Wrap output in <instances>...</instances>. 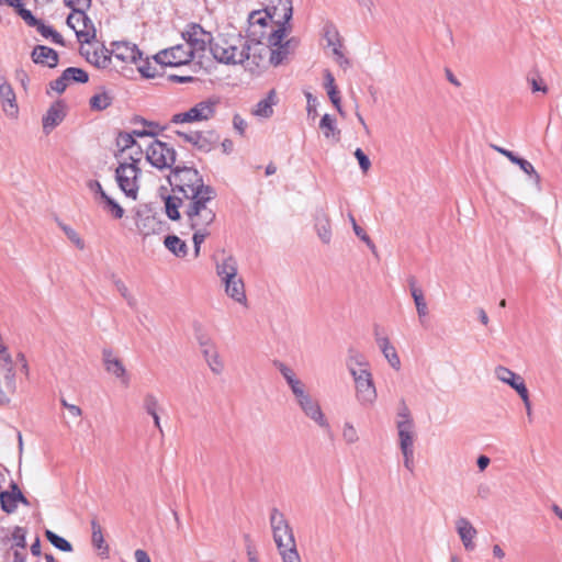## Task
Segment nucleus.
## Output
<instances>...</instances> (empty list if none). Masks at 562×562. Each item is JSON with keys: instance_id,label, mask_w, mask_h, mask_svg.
I'll use <instances>...</instances> for the list:
<instances>
[{"instance_id": "nucleus-1", "label": "nucleus", "mask_w": 562, "mask_h": 562, "mask_svg": "<svg viewBox=\"0 0 562 562\" xmlns=\"http://www.w3.org/2000/svg\"><path fill=\"white\" fill-rule=\"evenodd\" d=\"M173 191L182 193L187 200L184 215L193 234L194 256L199 257L202 243L210 235V226L215 221V190L204 183L199 171L191 167H176L169 176Z\"/></svg>"}, {"instance_id": "nucleus-2", "label": "nucleus", "mask_w": 562, "mask_h": 562, "mask_svg": "<svg viewBox=\"0 0 562 562\" xmlns=\"http://www.w3.org/2000/svg\"><path fill=\"white\" fill-rule=\"evenodd\" d=\"M292 2L280 0L278 7L254 11L248 18V37L255 46L279 45L286 36L285 23L292 18Z\"/></svg>"}, {"instance_id": "nucleus-3", "label": "nucleus", "mask_w": 562, "mask_h": 562, "mask_svg": "<svg viewBox=\"0 0 562 562\" xmlns=\"http://www.w3.org/2000/svg\"><path fill=\"white\" fill-rule=\"evenodd\" d=\"M255 43L240 33L228 32L218 34L211 46L213 57L226 65H244L252 69V66H259L260 56H257Z\"/></svg>"}, {"instance_id": "nucleus-4", "label": "nucleus", "mask_w": 562, "mask_h": 562, "mask_svg": "<svg viewBox=\"0 0 562 562\" xmlns=\"http://www.w3.org/2000/svg\"><path fill=\"white\" fill-rule=\"evenodd\" d=\"M274 366L284 379L303 415L321 429H329V422L322 409L319 401L310 393L307 385L299 378L295 371L283 362H276Z\"/></svg>"}, {"instance_id": "nucleus-5", "label": "nucleus", "mask_w": 562, "mask_h": 562, "mask_svg": "<svg viewBox=\"0 0 562 562\" xmlns=\"http://www.w3.org/2000/svg\"><path fill=\"white\" fill-rule=\"evenodd\" d=\"M347 369L355 382L356 398L363 407H372L378 398L369 362L360 353H352L347 359Z\"/></svg>"}, {"instance_id": "nucleus-6", "label": "nucleus", "mask_w": 562, "mask_h": 562, "mask_svg": "<svg viewBox=\"0 0 562 562\" xmlns=\"http://www.w3.org/2000/svg\"><path fill=\"white\" fill-rule=\"evenodd\" d=\"M139 137L136 157L145 155L146 161L154 168L164 171L172 168L177 153L175 148L149 133H137Z\"/></svg>"}, {"instance_id": "nucleus-7", "label": "nucleus", "mask_w": 562, "mask_h": 562, "mask_svg": "<svg viewBox=\"0 0 562 562\" xmlns=\"http://www.w3.org/2000/svg\"><path fill=\"white\" fill-rule=\"evenodd\" d=\"M270 524L273 540L278 548L282 562H302L296 549L295 538L284 515L277 508L270 514Z\"/></svg>"}, {"instance_id": "nucleus-8", "label": "nucleus", "mask_w": 562, "mask_h": 562, "mask_svg": "<svg viewBox=\"0 0 562 562\" xmlns=\"http://www.w3.org/2000/svg\"><path fill=\"white\" fill-rule=\"evenodd\" d=\"M131 161L121 162L115 170V178L120 189L126 196L136 200L140 187L142 171L138 167L140 161L136 155H130Z\"/></svg>"}, {"instance_id": "nucleus-9", "label": "nucleus", "mask_w": 562, "mask_h": 562, "mask_svg": "<svg viewBox=\"0 0 562 562\" xmlns=\"http://www.w3.org/2000/svg\"><path fill=\"white\" fill-rule=\"evenodd\" d=\"M101 361L104 371L109 375L114 378L122 386H130L132 374L127 370L123 359L113 349H102Z\"/></svg>"}, {"instance_id": "nucleus-10", "label": "nucleus", "mask_w": 562, "mask_h": 562, "mask_svg": "<svg viewBox=\"0 0 562 562\" xmlns=\"http://www.w3.org/2000/svg\"><path fill=\"white\" fill-rule=\"evenodd\" d=\"M216 105L217 101L215 100H203L190 108L188 111L173 114L171 123L183 124L209 121L214 116Z\"/></svg>"}, {"instance_id": "nucleus-11", "label": "nucleus", "mask_w": 562, "mask_h": 562, "mask_svg": "<svg viewBox=\"0 0 562 562\" xmlns=\"http://www.w3.org/2000/svg\"><path fill=\"white\" fill-rule=\"evenodd\" d=\"M194 57L189 45L178 44L158 52L155 60L162 66L179 67L190 64Z\"/></svg>"}, {"instance_id": "nucleus-12", "label": "nucleus", "mask_w": 562, "mask_h": 562, "mask_svg": "<svg viewBox=\"0 0 562 562\" xmlns=\"http://www.w3.org/2000/svg\"><path fill=\"white\" fill-rule=\"evenodd\" d=\"M15 390V370L12 357L2 358L0 359V404H8Z\"/></svg>"}, {"instance_id": "nucleus-13", "label": "nucleus", "mask_w": 562, "mask_h": 562, "mask_svg": "<svg viewBox=\"0 0 562 562\" xmlns=\"http://www.w3.org/2000/svg\"><path fill=\"white\" fill-rule=\"evenodd\" d=\"M67 25L72 29L82 43L89 44L95 37V29L85 11L71 12L67 18Z\"/></svg>"}, {"instance_id": "nucleus-14", "label": "nucleus", "mask_w": 562, "mask_h": 562, "mask_svg": "<svg viewBox=\"0 0 562 562\" xmlns=\"http://www.w3.org/2000/svg\"><path fill=\"white\" fill-rule=\"evenodd\" d=\"M184 38L183 45H189L192 48V54L196 56L203 53L207 45L212 46L214 38L211 33L204 31L200 25L192 24L182 33Z\"/></svg>"}, {"instance_id": "nucleus-15", "label": "nucleus", "mask_w": 562, "mask_h": 562, "mask_svg": "<svg viewBox=\"0 0 562 562\" xmlns=\"http://www.w3.org/2000/svg\"><path fill=\"white\" fill-rule=\"evenodd\" d=\"M456 531L465 549V551L472 552L475 550V538L477 536L476 528L465 517H459L454 521Z\"/></svg>"}, {"instance_id": "nucleus-16", "label": "nucleus", "mask_w": 562, "mask_h": 562, "mask_svg": "<svg viewBox=\"0 0 562 562\" xmlns=\"http://www.w3.org/2000/svg\"><path fill=\"white\" fill-rule=\"evenodd\" d=\"M134 220L138 233L145 237L157 233L161 226V223L149 211L143 209L135 211Z\"/></svg>"}, {"instance_id": "nucleus-17", "label": "nucleus", "mask_w": 562, "mask_h": 562, "mask_svg": "<svg viewBox=\"0 0 562 562\" xmlns=\"http://www.w3.org/2000/svg\"><path fill=\"white\" fill-rule=\"evenodd\" d=\"M65 105L61 102L53 103L42 117L43 133L49 135L65 119Z\"/></svg>"}, {"instance_id": "nucleus-18", "label": "nucleus", "mask_w": 562, "mask_h": 562, "mask_svg": "<svg viewBox=\"0 0 562 562\" xmlns=\"http://www.w3.org/2000/svg\"><path fill=\"white\" fill-rule=\"evenodd\" d=\"M111 58L114 57L123 63L137 64L142 59V52L135 44L128 42L114 43L110 53Z\"/></svg>"}, {"instance_id": "nucleus-19", "label": "nucleus", "mask_w": 562, "mask_h": 562, "mask_svg": "<svg viewBox=\"0 0 562 562\" xmlns=\"http://www.w3.org/2000/svg\"><path fill=\"white\" fill-rule=\"evenodd\" d=\"M81 55L87 61L98 68H106L111 64V55L104 46L89 45L81 47Z\"/></svg>"}, {"instance_id": "nucleus-20", "label": "nucleus", "mask_w": 562, "mask_h": 562, "mask_svg": "<svg viewBox=\"0 0 562 562\" xmlns=\"http://www.w3.org/2000/svg\"><path fill=\"white\" fill-rule=\"evenodd\" d=\"M494 374L498 381L509 385L518 395L528 390L524 378L504 366L496 367Z\"/></svg>"}, {"instance_id": "nucleus-21", "label": "nucleus", "mask_w": 562, "mask_h": 562, "mask_svg": "<svg viewBox=\"0 0 562 562\" xmlns=\"http://www.w3.org/2000/svg\"><path fill=\"white\" fill-rule=\"evenodd\" d=\"M0 100L5 115L15 119L19 113L15 93L3 78H0Z\"/></svg>"}, {"instance_id": "nucleus-22", "label": "nucleus", "mask_w": 562, "mask_h": 562, "mask_svg": "<svg viewBox=\"0 0 562 562\" xmlns=\"http://www.w3.org/2000/svg\"><path fill=\"white\" fill-rule=\"evenodd\" d=\"M375 342L383 353L384 358L389 362V364L396 371L401 369V360L396 352L395 347L391 344L387 336L382 335L379 331L374 334Z\"/></svg>"}, {"instance_id": "nucleus-23", "label": "nucleus", "mask_w": 562, "mask_h": 562, "mask_svg": "<svg viewBox=\"0 0 562 562\" xmlns=\"http://www.w3.org/2000/svg\"><path fill=\"white\" fill-rule=\"evenodd\" d=\"M20 502L27 504L26 498L23 496L16 484H12L10 491H3L0 493L1 508L8 514L13 513Z\"/></svg>"}, {"instance_id": "nucleus-24", "label": "nucleus", "mask_w": 562, "mask_h": 562, "mask_svg": "<svg viewBox=\"0 0 562 562\" xmlns=\"http://www.w3.org/2000/svg\"><path fill=\"white\" fill-rule=\"evenodd\" d=\"M297 41L294 38L288 40L284 42V40L276 46H267L270 48V63L273 66L281 65L288 56L296 48Z\"/></svg>"}, {"instance_id": "nucleus-25", "label": "nucleus", "mask_w": 562, "mask_h": 562, "mask_svg": "<svg viewBox=\"0 0 562 562\" xmlns=\"http://www.w3.org/2000/svg\"><path fill=\"white\" fill-rule=\"evenodd\" d=\"M297 41L294 38L288 40L284 42V40L276 46H267L270 48V63L273 66L281 65L288 56L296 48Z\"/></svg>"}, {"instance_id": "nucleus-26", "label": "nucleus", "mask_w": 562, "mask_h": 562, "mask_svg": "<svg viewBox=\"0 0 562 562\" xmlns=\"http://www.w3.org/2000/svg\"><path fill=\"white\" fill-rule=\"evenodd\" d=\"M32 59L35 64H41L54 68L58 64V55L50 47L38 45L32 52Z\"/></svg>"}, {"instance_id": "nucleus-27", "label": "nucleus", "mask_w": 562, "mask_h": 562, "mask_svg": "<svg viewBox=\"0 0 562 562\" xmlns=\"http://www.w3.org/2000/svg\"><path fill=\"white\" fill-rule=\"evenodd\" d=\"M278 98L276 90H270L267 97L259 102L251 110V114L261 117L268 119L273 114V106L277 104Z\"/></svg>"}, {"instance_id": "nucleus-28", "label": "nucleus", "mask_w": 562, "mask_h": 562, "mask_svg": "<svg viewBox=\"0 0 562 562\" xmlns=\"http://www.w3.org/2000/svg\"><path fill=\"white\" fill-rule=\"evenodd\" d=\"M224 286L225 294L234 302L247 306V295L243 278L232 281Z\"/></svg>"}, {"instance_id": "nucleus-29", "label": "nucleus", "mask_w": 562, "mask_h": 562, "mask_svg": "<svg viewBox=\"0 0 562 562\" xmlns=\"http://www.w3.org/2000/svg\"><path fill=\"white\" fill-rule=\"evenodd\" d=\"M315 231L323 244L328 245L331 240V226L328 215L324 211L317 212L315 216Z\"/></svg>"}, {"instance_id": "nucleus-30", "label": "nucleus", "mask_w": 562, "mask_h": 562, "mask_svg": "<svg viewBox=\"0 0 562 562\" xmlns=\"http://www.w3.org/2000/svg\"><path fill=\"white\" fill-rule=\"evenodd\" d=\"M137 133H147L146 131H133L132 133H120L116 138V145L121 151L131 149V155L138 151L139 137Z\"/></svg>"}, {"instance_id": "nucleus-31", "label": "nucleus", "mask_w": 562, "mask_h": 562, "mask_svg": "<svg viewBox=\"0 0 562 562\" xmlns=\"http://www.w3.org/2000/svg\"><path fill=\"white\" fill-rule=\"evenodd\" d=\"M113 100V93L110 90L101 88L91 97L89 104L93 111H103L112 104Z\"/></svg>"}, {"instance_id": "nucleus-32", "label": "nucleus", "mask_w": 562, "mask_h": 562, "mask_svg": "<svg viewBox=\"0 0 562 562\" xmlns=\"http://www.w3.org/2000/svg\"><path fill=\"white\" fill-rule=\"evenodd\" d=\"M178 135L202 151H210L212 149V143L210 139L200 132H178Z\"/></svg>"}, {"instance_id": "nucleus-33", "label": "nucleus", "mask_w": 562, "mask_h": 562, "mask_svg": "<svg viewBox=\"0 0 562 562\" xmlns=\"http://www.w3.org/2000/svg\"><path fill=\"white\" fill-rule=\"evenodd\" d=\"M409 284L411 294L414 300L418 317L420 319L427 317L429 314V310L422 289L415 285L414 279L411 280Z\"/></svg>"}, {"instance_id": "nucleus-34", "label": "nucleus", "mask_w": 562, "mask_h": 562, "mask_svg": "<svg viewBox=\"0 0 562 562\" xmlns=\"http://www.w3.org/2000/svg\"><path fill=\"white\" fill-rule=\"evenodd\" d=\"M396 429L400 449L414 448L416 437L415 425H398Z\"/></svg>"}, {"instance_id": "nucleus-35", "label": "nucleus", "mask_w": 562, "mask_h": 562, "mask_svg": "<svg viewBox=\"0 0 562 562\" xmlns=\"http://www.w3.org/2000/svg\"><path fill=\"white\" fill-rule=\"evenodd\" d=\"M105 213L115 220H120L124 215V209L108 193L98 202Z\"/></svg>"}, {"instance_id": "nucleus-36", "label": "nucleus", "mask_w": 562, "mask_h": 562, "mask_svg": "<svg viewBox=\"0 0 562 562\" xmlns=\"http://www.w3.org/2000/svg\"><path fill=\"white\" fill-rule=\"evenodd\" d=\"M91 529H92V536H91V542L94 548L100 550V554L102 557H108L109 553V547L104 541L102 528L97 522V520L91 521Z\"/></svg>"}, {"instance_id": "nucleus-37", "label": "nucleus", "mask_w": 562, "mask_h": 562, "mask_svg": "<svg viewBox=\"0 0 562 562\" xmlns=\"http://www.w3.org/2000/svg\"><path fill=\"white\" fill-rule=\"evenodd\" d=\"M319 128L323 131V134L327 139H339L340 131L337 128L336 120L331 115H323L319 122Z\"/></svg>"}, {"instance_id": "nucleus-38", "label": "nucleus", "mask_w": 562, "mask_h": 562, "mask_svg": "<svg viewBox=\"0 0 562 562\" xmlns=\"http://www.w3.org/2000/svg\"><path fill=\"white\" fill-rule=\"evenodd\" d=\"M187 204V200L182 201L178 196L168 195L165 199V209L167 216L172 220H179L180 218V212L179 207L182 206L184 209V205Z\"/></svg>"}, {"instance_id": "nucleus-39", "label": "nucleus", "mask_w": 562, "mask_h": 562, "mask_svg": "<svg viewBox=\"0 0 562 562\" xmlns=\"http://www.w3.org/2000/svg\"><path fill=\"white\" fill-rule=\"evenodd\" d=\"M166 248L170 250L177 257H184L188 252V247L183 240L178 236L169 235L164 241Z\"/></svg>"}, {"instance_id": "nucleus-40", "label": "nucleus", "mask_w": 562, "mask_h": 562, "mask_svg": "<svg viewBox=\"0 0 562 562\" xmlns=\"http://www.w3.org/2000/svg\"><path fill=\"white\" fill-rule=\"evenodd\" d=\"M238 272V262L236 258L232 255H227L223 257L220 261L216 262V274L224 273H234Z\"/></svg>"}, {"instance_id": "nucleus-41", "label": "nucleus", "mask_w": 562, "mask_h": 562, "mask_svg": "<svg viewBox=\"0 0 562 562\" xmlns=\"http://www.w3.org/2000/svg\"><path fill=\"white\" fill-rule=\"evenodd\" d=\"M341 438L348 446L355 445L360 440L359 431L352 423H344L341 428Z\"/></svg>"}, {"instance_id": "nucleus-42", "label": "nucleus", "mask_w": 562, "mask_h": 562, "mask_svg": "<svg viewBox=\"0 0 562 562\" xmlns=\"http://www.w3.org/2000/svg\"><path fill=\"white\" fill-rule=\"evenodd\" d=\"M59 227L63 233L67 236V238L80 250L85 249L86 245L79 233L74 229L71 226L59 223Z\"/></svg>"}, {"instance_id": "nucleus-43", "label": "nucleus", "mask_w": 562, "mask_h": 562, "mask_svg": "<svg viewBox=\"0 0 562 562\" xmlns=\"http://www.w3.org/2000/svg\"><path fill=\"white\" fill-rule=\"evenodd\" d=\"M45 536L47 538V540L57 549L61 550V551H65V552H70L72 551V546L69 541H67L65 538L56 535L55 532L50 531V530H46L45 532Z\"/></svg>"}, {"instance_id": "nucleus-44", "label": "nucleus", "mask_w": 562, "mask_h": 562, "mask_svg": "<svg viewBox=\"0 0 562 562\" xmlns=\"http://www.w3.org/2000/svg\"><path fill=\"white\" fill-rule=\"evenodd\" d=\"M143 407L148 415L158 413L159 400L154 393H146L143 398Z\"/></svg>"}, {"instance_id": "nucleus-45", "label": "nucleus", "mask_w": 562, "mask_h": 562, "mask_svg": "<svg viewBox=\"0 0 562 562\" xmlns=\"http://www.w3.org/2000/svg\"><path fill=\"white\" fill-rule=\"evenodd\" d=\"M517 166H519V168L528 176H530L535 182V184L537 187H540V182H541V177L540 175L536 171L535 167L532 166V164L524 158H520L519 159V162L516 164Z\"/></svg>"}, {"instance_id": "nucleus-46", "label": "nucleus", "mask_w": 562, "mask_h": 562, "mask_svg": "<svg viewBox=\"0 0 562 562\" xmlns=\"http://www.w3.org/2000/svg\"><path fill=\"white\" fill-rule=\"evenodd\" d=\"M328 44L333 47V55L335 56V60L336 63L340 66V67H348L349 66V60L345 57V55L342 54L341 52V45L339 43V41L337 40L336 42L331 38H328Z\"/></svg>"}, {"instance_id": "nucleus-47", "label": "nucleus", "mask_w": 562, "mask_h": 562, "mask_svg": "<svg viewBox=\"0 0 562 562\" xmlns=\"http://www.w3.org/2000/svg\"><path fill=\"white\" fill-rule=\"evenodd\" d=\"M34 27L41 33L42 36L48 38L52 37V41L57 44L63 43V37L59 33L54 31L50 26L45 25L43 22L38 21L37 25Z\"/></svg>"}, {"instance_id": "nucleus-48", "label": "nucleus", "mask_w": 562, "mask_h": 562, "mask_svg": "<svg viewBox=\"0 0 562 562\" xmlns=\"http://www.w3.org/2000/svg\"><path fill=\"white\" fill-rule=\"evenodd\" d=\"M64 72L66 74L67 79L69 81H76V82L85 83L89 79L88 74L85 70L80 69V68L69 67L66 70H64Z\"/></svg>"}, {"instance_id": "nucleus-49", "label": "nucleus", "mask_w": 562, "mask_h": 562, "mask_svg": "<svg viewBox=\"0 0 562 562\" xmlns=\"http://www.w3.org/2000/svg\"><path fill=\"white\" fill-rule=\"evenodd\" d=\"M14 11L21 16V19L29 25V26H35L37 25L38 21L30 10L25 9L23 7V3L21 0H19V7L14 8Z\"/></svg>"}, {"instance_id": "nucleus-50", "label": "nucleus", "mask_w": 562, "mask_h": 562, "mask_svg": "<svg viewBox=\"0 0 562 562\" xmlns=\"http://www.w3.org/2000/svg\"><path fill=\"white\" fill-rule=\"evenodd\" d=\"M398 425H407V426L415 425L414 419L411 415V412L405 404H403L398 408V412L396 414V426H398Z\"/></svg>"}, {"instance_id": "nucleus-51", "label": "nucleus", "mask_w": 562, "mask_h": 562, "mask_svg": "<svg viewBox=\"0 0 562 562\" xmlns=\"http://www.w3.org/2000/svg\"><path fill=\"white\" fill-rule=\"evenodd\" d=\"M114 285L119 293L126 300L127 304L134 306L135 297L132 295L126 284L121 279H116L114 280Z\"/></svg>"}, {"instance_id": "nucleus-52", "label": "nucleus", "mask_w": 562, "mask_h": 562, "mask_svg": "<svg viewBox=\"0 0 562 562\" xmlns=\"http://www.w3.org/2000/svg\"><path fill=\"white\" fill-rule=\"evenodd\" d=\"M206 363L214 374H221L224 371V361L220 353L213 355V357L206 360Z\"/></svg>"}, {"instance_id": "nucleus-53", "label": "nucleus", "mask_w": 562, "mask_h": 562, "mask_svg": "<svg viewBox=\"0 0 562 562\" xmlns=\"http://www.w3.org/2000/svg\"><path fill=\"white\" fill-rule=\"evenodd\" d=\"M87 186L90 192L93 194L94 201L97 203L103 198V194H106L101 183L97 180H90Z\"/></svg>"}, {"instance_id": "nucleus-54", "label": "nucleus", "mask_w": 562, "mask_h": 562, "mask_svg": "<svg viewBox=\"0 0 562 562\" xmlns=\"http://www.w3.org/2000/svg\"><path fill=\"white\" fill-rule=\"evenodd\" d=\"M355 157L357 158L361 170L366 173L371 167L369 157L363 153L361 148H357L355 150Z\"/></svg>"}, {"instance_id": "nucleus-55", "label": "nucleus", "mask_w": 562, "mask_h": 562, "mask_svg": "<svg viewBox=\"0 0 562 562\" xmlns=\"http://www.w3.org/2000/svg\"><path fill=\"white\" fill-rule=\"evenodd\" d=\"M403 454V464L409 472L414 470V448L401 449Z\"/></svg>"}, {"instance_id": "nucleus-56", "label": "nucleus", "mask_w": 562, "mask_h": 562, "mask_svg": "<svg viewBox=\"0 0 562 562\" xmlns=\"http://www.w3.org/2000/svg\"><path fill=\"white\" fill-rule=\"evenodd\" d=\"M66 5L72 9V12L85 11L91 4V0H64Z\"/></svg>"}, {"instance_id": "nucleus-57", "label": "nucleus", "mask_w": 562, "mask_h": 562, "mask_svg": "<svg viewBox=\"0 0 562 562\" xmlns=\"http://www.w3.org/2000/svg\"><path fill=\"white\" fill-rule=\"evenodd\" d=\"M68 82L69 80L67 79L66 74L63 71L61 76L50 83V88L54 91L61 93L66 90Z\"/></svg>"}, {"instance_id": "nucleus-58", "label": "nucleus", "mask_w": 562, "mask_h": 562, "mask_svg": "<svg viewBox=\"0 0 562 562\" xmlns=\"http://www.w3.org/2000/svg\"><path fill=\"white\" fill-rule=\"evenodd\" d=\"M200 345L202 347V353H203L205 361L207 359H210L211 357H213V355L218 353L215 345L210 340L200 341Z\"/></svg>"}, {"instance_id": "nucleus-59", "label": "nucleus", "mask_w": 562, "mask_h": 562, "mask_svg": "<svg viewBox=\"0 0 562 562\" xmlns=\"http://www.w3.org/2000/svg\"><path fill=\"white\" fill-rule=\"evenodd\" d=\"M327 93H328V97H329L331 103L337 109L338 113L340 115H345L344 110L340 105V97H339V91L337 90V88H330V90L327 91Z\"/></svg>"}, {"instance_id": "nucleus-60", "label": "nucleus", "mask_w": 562, "mask_h": 562, "mask_svg": "<svg viewBox=\"0 0 562 562\" xmlns=\"http://www.w3.org/2000/svg\"><path fill=\"white\" fill-rule=\"evenodd\" d=\"M529 83L531 86V90L533 92L541 91L543 93L548 92V87L541 78H531L529 79Z\"/></svg>"}, {"instance_id": "nucleus-61", "label": "nucleus", "mask_w": 562, "mask_h": 562, "mask_svg": "<svg viewBox=\"0 0 562 562\" xmlns=\"http://www.w3.org/2000/svg\"><path fill=\"white\" fill-rule=\"evenodd\" d=\"M233 126L239 135H244L247 128V122L239 114H235L233 117Z\"/></svg>"}, {"instance_id": "nucleus-62", "label": "nucleus", "mask_w": 562, "mask_h": 562, "mask_svg": "<svg viewBox=\"0 0 562 562\" xmlns=\"http://www.w3.org/2000/svg\"><path fill=\"white\" fill-rule=\"evenodd\" d=\"M353 232L355 234L361 239L363 240L372 250L375 249V246L374 244L372 243V240L370 239V237L367 235V233L358 225V224H355V228H353Z\"/></svg>"}, {"instance_id": "nucleus-63", "label": "nucleus", "mask_w": 562, "mask_h": 562, "mask_svg": "<svg viewBox=\"0 0 562 562\" xmlns=\"http://www.w3.org/2000/svg\"><path fill=\"white\" fill-rule=\"evenodd\" d=\"M60 403L69 412L70 416L79 418L82 415V411L79 406L69 404L65 398H61Z\"/></svg>"}, {"instance_id": "nucleus-64", "label": "nucleus", "mask_w": 562, "mask_h": 562, "mask_svg": "<svg viewBox=\"0 0 562 562\" xmlns=\"http://www.w3.org/2000/svg\"><path fill=\"white\" fill-rule=\"evenodd\" d=\"M136 562H151L148 553L143 549H137L134 552Z\"/></svg>"}]
</instances>
